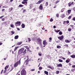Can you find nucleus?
Listing matches in <instances>:
<instances>
[{"label":"nucleus","mask_w":75,"mask_h":75,"mask_svg":"<svg viewBox=\"0 0 75 75\" xmlns=\"http://www.w3.org/2000/svg\"><path fill=\"white\" fill-rule=\"evenodd\" d=\"M74 25H70V26L71 27H72V28H74Z\"/></svg>","instance_id":"47"},{"label":"nucleus","mask_w":75,"mask_h":75,"mask_svg":"<svg viewBox=\"0 0 75 75\" xmlns=\"http://www.w3.org/2000/svg\"><path fill=\"white\" fill-rule=\"evenodd\" d=\"M50 21H51V22L53 21V19H52V18L50 19Z\"/></svg>","instance_id":"46"},{"label":"nucleus","mask_w":75,"mask_h":75,"mask_svg":"<svg viewBox=\"0 0 75 75\" xmlns=\"http://www.w3.org/2000/svg\"><path fill=\"white\" fill-rule=\"evenodd\" d=\"M4 15L1 16L0 17V19H1V18H3V17H4Z\"/></svg>","instance_id":"56"},{"label":"nucleus","mask_w":75,"mask_h":75,"mask_svg":"<svg viewBox=\"0 0 75 75\" xmlns=\"http://www.w3.org/2000/svg\"><path fill=\"white\" fill-rule=\"evenodd\" d=\"M43 44L44 45H46L48 44V42H47L46 40H45L43 42Z\"/></svg>","instance_id":"8"},{"label":"nucleus","mask_w":75,"mask_h":75,"mask_svg":"<svg viewBox=\"0 0 75 75\" xmlns=\"http://www.w3.org/2000/svg\"><path fill=\"white\" fill-rule=\"evenodd\" d=\"M72 68H74V67H75V65H73L72 66Z\"/></svg>","instance_id":"63"},{"label":"nucleus","mask_w":75,"mask_h":75,"mask_svg":"<svg viewBox=\"0 0 75 75\" xmlns=\"http://www.w3.org/2000/svg\"><path fill=\"white\" fill-rule=\"evenodd\" d=\"M68 14H67V13H66V15L67 16H68L69 14H70V13H71V10L69 9L67 11Z\"/></svg>","instance_id":"10"},{"label":"nucleus","mask_w":75,"mask_h":75,"mask_svg":"<svg viewBox=\"0 0 75 75\" xmlns=\"http://www.w3.org/2000/svg\"><path fill=\"white\" fill-rule=\"evenodd\" d=\"M28 40L29 42H30L31 41V39H30V38H28Z\"/></svg>","instance_id":"45"},{"label":"nucleus","mask_w":75,"mask_h":75,"mask_svg":"<svg viewBox=\"0 0 75 75\" xmlns=\"http://www.w3.org/2000/svg\"><path fill=\"white\" fill-rule=\"evenodd\" d=\"M57 67H62V64H59L57 65Z\"/></svg>","instance_id":"13"},{"label":"nucleus","mask_w":75,"mask_h":75,"mask_svg":"<svg viewBox=\"0 0 75 75\" xmlns=\"http://www.w3.org/2000/svg\"><path fill=\"white\" fill-rule=\"evenodd\" d=\"M18 74V73H17L16 75H20V74Z\"/></svg>","instance_id":"64"},{"label":"nucleus","mask_w":75,"mask_h":75,"mask_svg":"<svg viewBox=\"0 0 75 75\" xmlns=\"http://www.w3.org/2000/svg\"><path fill=\"white\" fill-rule=\"evenodd\" d=\"M11 27L12 28H14V25L13 24H11Z\"/></svg>","instance_id":"28"},{"label":"nucleus","mask_w":75,"mask_h":75,"mask_svg":"<svg viewBox=\"0 0 75 75\" xmlns=\"http://www.w3.org/2000/svg\"><path fill=\"white\" fill-rule=\"evenodd\" d=\"M59 62H63V61L61 59H59Z\"/></svg>","instance_id":"36"},{"label":"nucleus","mask_w":75,"mask_h":75,"mask_svg":"<svg viewBox=\"0 0 75 75\" xmlns=\"http://www.w3.org/2000/svg\"><path fill=\"white\" fill-rule=\"evenodd\" d=\"M3 24H7V22H5L2 23Z\"/></svg>","instance_id":"54"},{"label":"nucleus","mask_w":75,"mask_h":75,"mask_svg":"<svg viewBox=\"0 0 75 75\" xmlns=\"http://www.w3.org/2000/svg\"><path fill=\"white\" fill-rule=\"evenodd\" d=\"M26 52L27 49H25L24 50V48H22L18 50V53L19 54H21L23 53L22 55H25V54L26 53Z\"/></svg>","instance_id":"1"},{"label":"nucleus","mask_w":75,"mask_h":75,"mask_svg":"<svg viewBox=\"0 0 75 75\" xmlns=\"http://www.w3.org/2000/svg\"><path fill=\"white\" fill-rule=\"evenodd\" d=\"M26 57L28 58L27 59H26L25 62V63H26L25 65L28 66V62H29V58H28V56H27Z\"/></svg>","instance_id":"4"},{"label":"nucleus","mask_w":75,"mask_h":75,"mask_svg":"<svg viewBox=\"0 0 75 75\" xmlns=\"http://www.w3.org/2000/svg\"><path fill=\"white\" fill-rule=\"evenodd\" d=\"M69 62H70V61L68 60H66V63H69Z\"/></svg>","instance_id":"38"},{"label":"nucleus","mask_w":75,"mask_h":75,"mask_svg":"<svg viewBox=\"0 0 75 75\" xmlns=\"http://www.w3.org/2000/svg\"><path fill=\"white\" fill-rule=\"evenodd\" d=\"M57 48H61V47L60 46H58L57 45Z\"/></svg>","instance_id":"37"},{"label":"nucleus","mask_w":75,"mask_h":75,"mask_svg":"<svg viewBox=\"0 0 75 75\" xmlns=\"http://www.w3.org/2000/svg\"><path fill=\"white\" fill-rule=\"evenodd\" d=\"M1 20H2V21H4L5 20V18H2L1 19Z\"/></svg>","instance_id":"51"},{"label":"nucleus","mask_w":75,"mask_h":75,"mask_svg":"<svg viewBox=\"0 0 75 75\" xmlns=\"http://www.w3.org/2000/svg\"><path fill=\"white\" fill-rule=\"evenodd\" d=\"M22 3L23 4H25V5H27V2L23 1L22 2Z\"/></svg>","instance_id":"14"},{"label":"nucleus","mask_w":75,"mask_h":75,"mask_svg":"<svg viewBox=\"0 0 75 75\" xmlns=\"http://www.w3.org/2000/svg\"><path fill=\"white\" fill-rule=\"evenodd\" d=\"M58 38L59 40H62L64 39V35H62L61 36L58 37Z\"/></svg>","instance_id":"7"},{"label":"nucleus","mask_w":75,"mask_h":75,"mask_svg":"<svg viewBox=\"0 0 75 75\" xmlns=\"http://www.w3.org/2000/svg\"><path fill=\"white\" fill-rule=\"evenodd\" d=\"M71 71L72 72H74L75 71V69H71Z\"/></svg>","instance_id":"40"},{"label":"nucleus","mask_w":75,"mask_h":75,"mask_svg":"<svg viewBox=\"0 0 75 75\" xmlns=\"http://www.w3.org/2000/svg\"><path fill=\"white\" fill-rule=\"evenodd\" d=\"M59 1L57 0V1H56V4H57L58 3H59Z\"/></svg>","instance_id":"52"},{"label":"nucleus","mask_w":75,"mask_h":75,"mask_svg":"<svg viewBox=\"0 0 75 75\" xmlns=\"http://www.w3.org/2000/svg\"><path fill=\"white\" fill-rule=\"evenodd\" d=\"M25 47L26 48V49H27V51H30V48H29V47H28V46H25Z\"/></svg>","instance_id":"18"},{"label":"nucleus","mask_w":75,"mask_h":75,"mask_svg":"<svg viewBox=\"0 0 75 75\" xmlns=\"http://www.w3.org/2000/svg\"><path fill=\"white\" fill-rule=\"evenodd\" d=\"M48 2H46L45 3V6H48Z\"/></svg>","instance_id":"35"},{"label":"nucleus","mask_w":75,"mask_h":75,"mask_svg":"<svg viewBox=\"0 0 75 75\" xmlns=\"http://www.w3.org/2000/svg\"><path fill=\"white\" fill-rule=\"evenodd\" d=\"M41 3V1H38V2H37L36 3V4H40Z\"/></svg>","instance_id":"21"},{"label":"nucleus","mask_w":75,"mask_h":75,"mask_svg":"<svg viewBox=\"0 0 75 75\" xmlns=\"http://www.w3.org/2000/svg\"><path fill=\"white\" fill-rule=\"evenodd\" d=\"M37 40L38 42H40V41H41V39L40 38H38L37 39Z\"/></svg>","instance_id":"24"},{"label":"nucleus","mask_w":75,"mask_h":75,"mask_svg":"<svg viewBox=\"0 0 75 75\" xmlns=\"http://www.w3.org/2000/svg\"><path fill=\"white\" fill-rule=\"evenodd\" d=\"M8 66H6L5 67L4 69L5 70H7V69H8Z\"/></svg>","instance_id":"26"},{"label":"nucleus","mask_w":75,"mask_h":75,"mask_svg":"<svg viewBox=\"0 0 75 75\" xmlns=\"http://www.w3.org/2000/svg\"><path fill=\"white\" fill-rule=\"evenodd\" d=\"M64 10H65V8H63L61 10V12H63L64 11Z\"/></svg>","instance_id":"34"},{"label":"nucleus","mask_w":75,"mask_h":75,"mask_svg":"<svg viewBox=\"0 0 75 75\" xmlns=\"http://www.w3.org/2000/svg\"><path fill=\"white\" fill-rule=\"evenodd\" d=\"M65 42L66 43H69V42H71V41H70L68 40H65Z\"/></svg>","instance_id":"16"},{"label":"nucleus","mask_w":75,"mask_h":75,"mask_svg":"<svg viewBox=\"0 0 75 75\" xmlns=\"http://www.w3.org/2000/svg\"><path fill=\"white\" fill-rule=\"evenodd\" d=\"M17 48H18V47H16L15 49H14V51L15 52V51H16L17 50Z\"/></svg>","instance_id":"41"},{"label":"nucleus","mask_w":75,"mask_h":75,"mask_svg":"<svg viewBox=\"0 0 75 75\" xmlns=\"http://www.w3.org/2000/svg\"><path fill=\"white\" fill-rule=\"evenodd\" d=\"M25 25H24L23 23H22V25H21V27H22V28H25Z\"/></svg>","instance_id":"15"},{"label":"nucleus","mask_w":75,"mask_h":75,"mask_svg":"<svg viewBox=\"0 0 75 75\" xmlns=\"http://www.w3.org/2000/svg\"><path fill=\"white\" fill-rule=\"evenodd\" d=\"M4 71V70L3 69H2L1 70V74H3V72Z\"/></svg>","instance_id":"60"},{"label":"nucleus","mask_w":75,"mask_h":75,"mask_svg":"<svg viewBox=\"0 0 75 75\" xmlns=\"http://www.w3.org/2000/svg\"><path fill=\"white\" fill-rule=\"evenodd\" d=\"M71 5H74L75 4V3H74V2H72L71 3Z\"/></svg>","instance_id":"50"},{"label":"nucleus","mask_w":75,"mask_h":75,"mask_svg":"<svg viewBox=\"0 0 75 75\" xmlns=\"http://www.w3.org/2000/svg\"><path fill=\"white\" fill-rule=\"evenodd\" d=\"M35 71V69H32L30 70V71Z\"/></svg>","instance_id":"55"},{"label":"nucleus","mask_w":75,"mask_h":75,"mask_svg":"<svg viewBox=\"0 0 75 75\" xmlns=\"http://www.w3.org/2000/svg\"><path fill=\"white\" fill-rule=\"evenodd\" d=\"M64 47H68V45H64Z\"/></svg>","instance_id":"58"},{"label":"nucleus","mask_w":75,"mask_h":75,"mask_svg":"<svg viewBox=\"0 0 75 75\" xmlns=\"http://www.w3.org/2000/svg\"><path fill=\"white\" fill-rule=\"evenodd\" d=\"M20 61H21V59H20L19 61H17L14 64L13 66L14 68H16V67H17V66L18 65H19H19H20V64H21V62Z\"/></svg>","instance_id":"2"},{"label":"nucleus","mask_w":75,"mask_h":75,"mask_svg":"<svg viewBox=\"0 0 75 75\" xmlns=\"http://www.w3.org/2000/svg\"><path fill=\"white\" fill-rule=\"evenodd\" d=\"M68 6L69 7H71V2L68 4Z\"/></svg>","instance_id":"27"},{"label":"nucleus","mask_w":75,"mask_h":75,"mask_svg":"<svg viewBox=\"0 0 75 75\" xmlns=\"http://www.w3.org/2000/svg\"><path fill=\"white\" fill-rule=\"evenodd\" d=\"M71 30H72V29H71V28H69L68 29V31H71Z\"/></svg>","instance_id":"32"},{"label":"nucleus","mask_w":75,"mask_h":75,"mask_svg":"<svg viewBox=\"0 0 75 75\" xmlns=\"http://www.w3.org/2000/svg\"><path fill=\"white\" fill-rule=\"evenodd\" d=\"M24 7V5L22 4H20L18 6V7Z\"/></svg>","instance_id":"25"},{"label":"nucleus","mask_w":75,"mask_h":75,"mask_svg":"<svg viewBox=\"0 0 75 75\" xmlns=\"http://www.w3.org/2000/svg\"><path fill=\"white\" fill-rule=\"evenodd\" d=\"M39 70L40 69V70H41L42 69V67H39Z\"/></svg>","instance_id":"53"},{"label":"nucleus","mask_w":75,"mask_h":75,"mask_svg":"<svg viewBox=\"0 0 75 75\" xmlns=\"http://www.w3.org/2000/svg\"><path fill=\"white\" fill-rule=\"evenodd\" d=\"M26 11V9H24L23 11V13H24V12H25Z\"/></svg>","instance_id":"59"},{"label":"nucleus","mask_w":75,"mask_h":75,"mask_svg":"<svg viewBox=\"0 0 75 75\" xmlns=\"http://www.w3.org/2000/svg\"><path fill=\"white\" fill-rule=\"evenodd\" d=\"M73 10H74V11H75V7L73 8Z\"/></svg>","instance_id":"62"},{"label":"nucleus","mask_w":75,"mask_h":75,"mask_svg":"<svg viewBox=\"0 0 75 75\" xmlns=\"http://www.w3.org/2000/svg\"><path fill=\"white\" fill-rule=\"evenodd\" d=\"M65 17V14H63L62 16V18H64Z\"/></svg>","instance_id":"42"},{"label":"nucleus","mask_w":75,"mask_h":75,"mask_svg":"<svg viewBox=\"0 0 75 75\" xmlns=\"http://www.w3.org/2000/svg\"><path fill=\"white\" fill-rule=\"evenodd\" d=\"M56 74H59V71H56Z\"/></svg>","instance_id":"33"},{"label":"nucleus","mask_w":75,"mask_h":75,"mask_svg":"<svg viewBox=\"0 0 75 75\" xmlns=\"http://www.w3.org/2000/svg\"><path fill=\"white\" fill-rule=\"evenodd\" d=\"M6 71H7V70H4L3 72L4 74H5V73H6Z\"/></svg>","instance_id":"48"},{"label":"nucleus","mask_w":75,"mask_h":75,"mask_svg":"<svg viewBox=\"0 0 75 75\" xmlns=\"http://www.w3.org/2000/svg\"><path fill=\"white\" fill-rule=\"evenodd\" d=\"M38 55L39 56H41V54H40V53H38Z\"/></svg>","instance_id":"61"},{"label":"nucleus","mask_w":75,"mask_h":75,"mask_svg":"<svg viewBox=\"0 0 75 75\" xmlns=\"http://www.w3.org/2000/svg\"><path fill=\"white\" fill-rule=\"evenodd\" d=\"M47 68H50V69H52V67H51L50 66H49L48 67H47Z\"/></svg>","instance_id":"44"},{"label":"nucleus","mask_w":75,"mask_h":75,"mask_svg":"<svg viewBox=\"0 0 75 75\" xmlns=\"http://www.w3.org/2000/svg\"><path fill=\"white\" fill-rule=\"evenodd\" d=\"M11 34H14L15 33V32L13 30H12L11 32Z\"/></svg>","instance_id":"31"},{"label":"nucleus","mask_w":75,"mask_h":75,"mask_svg":"<svg viewBox=\"0 0 75 75\" xmlns=\"http://www.w3.org/2000/svg\"><path fill=\"white\" fill-rule=\"evenodd\" d=\"M18 35H17L16 36L14 37V39L15 40H17V39H18Z\"/></svg>","instance_id":"19"},{"label":"nucleus","mask_w":75,"mask_h":75,"mask_svg":"<svg viewBox=\"0 0 75 75\" xmlns=\"http://www.w3.org/2000/svg\"><path fill=\"white\" fill-rule=\"evenodd\" d=\"M71 16H69L68 18V19H71Z\"/></svg>","instance_id":"57"},{"label":"nucleus","mask_w":75,"mask_h":75,"mask_svg":"<svg viewBox=\"0 0 75 75\" xmlns=\"http://www.w3.org/2000/svg\"><path fill=\"white\" fill-rule=\"evenodd\" d=\"M21 75H26L27 74V72L26 70H22L21 72Z\"/></svg>","instance_id":"5"},{"label":"nucleus","mask_w":75,"mask_h":75,"mask_svg":"<svg viewBox=\"0 0 75 75\" xmlns=\"http://www.w3.org/2000/svg\"><path fill=\"white\" fill-rule=\"evenodd\" d=\"M66 23L67 24H68L69 23V21H64L63 24L65 25Z\"/></svg>","instance_id":"11"},{"label":"nucleus","mask_w":75,"mask_h":75,"mask_svg":"<svg viewBox=\"0 0 75 75\" xmlns=\"http://www.w3.org/2000/svg\"><path fill=\"white\" fill-rule=\"evenodd\" d=\"M56 17L57 18H59V13H57L56 14Z\"/></svg>","instance_id":"30"},{"label":"nucleus","mask_w":75,"mask_h":75,"mask_svg":"<svg viewBox=\"0 0 75 75\" xmlns=\"http://www.w3.org/2000/svg\"><path fill=\"white\" fill-rule=\"evenodd\" d=\"M72 20L73 21H75V17H74L72 19Z\"/></svg>","instance_id":"49"},{"label":"nucleus","mask_w":75,"mask_h":75,"mask_svg":"<svg viewBox=\"0 0 75 75\" xmlns=\"http://www.w3.org/2000/svg\"><path fill=\"white\" fill-rule=\"evenodd\" d=\"M13 69V67H12L11 68H9L8 69V71H10L9 72H11Z\"/></svg>","instance_id":"12"},{"label":"nucleus","mask_w":75,"mask_h":75,"mask_svg":"<svg viewBox=\"0 0 75 75\" xmlns=\"http://www.w3.org/2000/svg\"><path fill=\"white\" fill-rule=\"evenodd\" d=\"M15 25L16 27H18V26H20L21 25V21H17L15 23Z\"/></svg>","instance_id":"3"},{"label":"nucleus","mask_w":75,"mask_h":75,"mask_svg":"<svg viewBox=\"0 0 75 75\" xmlns=\"http://www.w3.org/2000/svg\"><path fill=\"white\" fill-rule=\"evenodd\" d=\"M43 5L42 4H40L39 7V10H42V9H43Z\"/></svg>","instance_id":"6"},{"label":"nucleus","mask_w":75,"mask_h":75,"mask_svg":"<svg viewBox=\"0 0 75 75\" xmlns=\"http://www.w3.org/2000/svg\"><path fill=\"white\" fill-rule=\"evenodd\" d=\"M21 69H22V71H25V67L24 65H23L21 67Z\"/></svg>","instance_id":"9"},{"label":"nucleus","mask_w":75,"mask_h":75,"mask_svg":"<svg viewBox=\"0 0 75 75\" xmlns=\"http://www.w3.org/2000/svg\"><path fill=\"white\" fill-rule=\"evenodd\" d=\"M44 73H45V74H46V75H48V72L46 71H45L44 72Z\"/></svg>","instance_id":"17"},{"label":"nucleus","mask_w":75,"mask_h":75,"mask_svg":"<svg viewBox=\"0 0 75 75\" xmlns=\"http://www.w3.org/2000/svg\"><path fill=\"white\" fill-rule=\"evenodd\" d=\"M49 40H49V42H51V40H52V38H51V37L49 38Z\"/></svg>","instance_id":"39"},{"label":"nucleus","mask_w":75,"mask_h":75,"mask_svg":"<svg viewBox=\"0 0 75 75\" xmlns=\"http://www.w3.org/2000/svg\"><path fill=\"white\" fill-rule=\"evenodd\" d=\"M59 35H62V32L61 31H60L59 32Z\"/></svg>","instance_id":"29"},{"label":"nucleus","mask_w":75,"mask_h":75,"mask_svg":"<svg viewBox=\"0 0 75 75\" xmlns=\"http://www.w3.org/2000/svg\"><path fill=\"white\" fill-rule=\"evenodd\" d=\"M72 58H75V55L73 54L70 56Z\"/></svg>","instance_id":"20"},{"label":"nucleus","mask_w":75,"mask_h":75,"mask_svg":"<svg viewBox=\"0 0 75 75\" xmlns=\"http://www.w3.org/2000/svg\"><path fill=\"white\" fill-rule=\"evenodd\" d=\"M55 32L56 33H58L59 31H60V30H55Z\"/></svg>","instance_id":"43"},{"label":"nucleus","mask_w":75,"mask_h":75,"mask_svg":"<svg viewBox=\"0 0 75 75\" xmlns=\"http://www.w3.org/2000/svg\"><path fill=\"white\" fill-rule=\"evenodd\" d=\"M13 8L12 7H11V8H10L9 9V11H10H10H12V10H13Z\"/></svg>","instance_id":"22"},{"label":"nucleus","mask_w":75,"mask_h":75,"mask_svg":"<svg viewBox=\"0 0 75 75\" xmlns=\"http://www.w3.org/2000/svg\"><path fill=\"white\" fill-rule=\"evenodd\" d=\"M22 42H18L17 43V44L18 45H21V44H22Z\"/></svg>","instance_id":"23"}]
</instances>
